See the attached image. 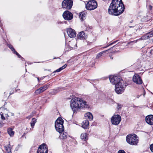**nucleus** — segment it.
<instances>
[{
	"instance_id": "1",
	"label": "nucleus",
	"mask_w": 153,
	"mask_h": 153,
	"mask_svg": "<svg viewBox=\"0 0 153 153\" xmlns=\"http://www.w3.org/2000/svg\"><path fill=\"white\" fill-rule=\"evenodd\" d=\"M124 9L122 0H112L108 9V12L110 14L117 16L123 13Z\"/></svg>"
},
{
	"instance_id": "2",
	"label": "nucleus",
	"mask_w": 153,
	"mask_h": 153,
	"mask_svg": "<svg viewBox=\"0 0 153 153\" xmlns=\"http://www.w3.org/2000/svg\"><path fill=\"white\" fill-rule=\"evenodd\" d=\"M71 107L74 113H76L80 109L89 108L87 102L80 98L75 97L71 100Z\"/></svg>"
},
{
	"instance_id": "3",
	"label": "nucleus",
	"mask_w": 153,
	"mask_h": 153,
	"mask_svg": "<svg viewBox=\"0 0 153 153\" xmlns=\"http://www.w3.org/2000/svg\"><path fill=\"white\" fill-rule=\"evenodd\" d=\"M64 121L61 118H58L56 121L55 126L56 130L59 133H62L64 130L63 125Z\"/></svg>"
},
{
	"instance_id": "4",
	"label": "nucleus",
	"mask_w": 153,
	"mask_h": 153,
	"mask_svg": "<svg viewBox=\"0 0 153 153\" xmlns=\"http://www.w3.org/2000/svg\"><path fill=\"white\" fill-rule=\"evenodd\" d=\"M126 140L128 143L132 145H136L138 143L137 135L134 134L127 135L126 137Z\"/></svg>"
},
{
	"instance_id": "5",
	"label": "nucleus",
	"mask_w": 153,
	"mask_h": 153,
	"mask_svg": "<svg viewBox=\"0 0 153 153\" xmlns=\"http://www.w3.org/2000/svg\"><path fill=\"white\" fill-rule=\"evenodd\" d=\"M109 79L111 82L115 85L118 84H121L123 82L120 77L117 76H110Z\"/></svg>"
},
{
	"instance_id": "6",
	"label": "nucleus",
	"mask_w": 153,
	"mask_h": 153,
	"mask_svg": "<svg viewBox=\"0 0 153 153\" xmlns=\"http://www.w3.org/2000/svg\"><path fill=\"white\" fill-rule=\"evenodd\" d=\"M97 2L94 0L89 1L85 5L86 9L90 10H94L97 8Z\"/></svg>"
},
{
	"instance_id": "7",
	"label": "nucleus",
	"mask_w": 153,
	"mask_h": 153,
	"mask_svg": "<svg viewBox=\"0 0 153 153\" xmlns=\"http://www.w3.org/2000/svg\"><path fill=\"white\" fill-rule=\"evenodd\" d=\"M126 85L124 84V82L121 84H118L115 85V91L118 94H121L125 89Z\"/></svg>"
},
{
	"instance_id": "8",
	"label": "nucleus",
	"mask_w": 153,
	"mask_h": 153,
	"mask_svg": "<svg viewBox=\"0 0 153 153\" xmlns=\"http://www.w3.org/2000/svg\"><path fill=\"white\" fill-rule=\"evenodd\" d=\"M73 5V1L71 0H64L62 3V7L67 10L71 9Z\"/></svg>"
},
{
	"instance_id": "9",
	"label": "nucleus",
	"mask_w": 153,
	"mask_h": 153,
	"mask_svg": "<svg viewBox=\"0 0 153 153\" xmlns=\"http://www.w3.org/2000/svg\"><path fill=\"white\" fill-rule=\"evenodd\" d=\"M121 120V117L118 114L113 116L111 119L112 124L115 125H117L120 123Z\"/></svg>"
},
{
	"instance_id": "10",
	"label": "nucleus",
	"mask_w": 153,
	"mask_h": 153,
	"mask_svg": "<svg viewBox=\"0 0 153 153\" xmlns=\"http://www.w3.org/2000/svg\"><path fill=\"white\" fill-rule=\"evenodd\" d=\"M48 149L47 145L43 144L39 147L37 151V153H48Z\"/></svg>"
},
{
	"instance_id": "11",
	"label": "nucleus",
	"mask_w": 153,
	"mask_h": 153,
	"mask_svg": "<svg viewBox=\"0 0 153 153\" xmlns=\"http://www.w3.org/2000/svg\"><path fill=\"white\" fill-rule=\"evenodd\" d=\"M63 17L65 20H70L73 18L72 13L68 10L65 11L62 15Z\"/></svg>"
},
{
	"instance_id": "12",
	"label": "nucleus",
	"mask_w": 153,
	"mask_h": 153,
	"mask_svg": "<svg viewBox=\"0 0 153 153\" xmlns=\"http://www.w3.org/2000/svg\"><path fill=\"white\" fill-rule=\"evenodd\" d=\"M132 79L134 82L137 84H141L142 83L141 78L137 74H134L133 76Z\"/></svg>"
},
{
	"instance_id": "13",
	"label": "nucleus",
	"mask_w": 153,
	"mask_h": 153,
	"mask_svg": "<svg viewBox=\"0 0 153 153\" xmlns=\"http://www.w3.org/2000/svg\"><path fill=\"white\" fill-rule=\"evenodd\" d=\"M67 32L68 36L71 38H73L76 36V32L74 29L70 28L67 29Z\"/></svg>"
},
{
	"instance_id": "14",
	"label": "nucleus",
	"mask_w": 153,
	"mask_h": 153,
	"mask_svg": "<svg viewBox=\"0 0 153 153\" xmlns=\"http://www.w3.org/2000/svg\"><path fill=\"white\" fill-rule=\"evenodd\" d=\"M145 120L148 124L151 125H152L153 124V115H150L146 116Z\"/></svg>"
},
{
	"instance_id": "15",
	"label": "nucleus",
	"mask_w": 153,
	"mask_h": 153,
	"mask_svg": "<svg viewBox=\"0 0 153 153\" xmlns=\"http://www.w3.org/2000/svg\"><path fill=\"white\" fill-rule=\"evenodd\" d=\"M77 37L78 39L82 40L85 39L87 38V36L85 35V33L83 31L80 32L78 34Z\"/></svg>"
},
{
	"instance_id": "16",
	"label": "nucleus",
	"mask_w": 153,
	"mask_h": 153,
	"mask_svg": "<svg viewBox=\"0 0 153 153\" xmlns=\"http://www.w3.org/2000/svg\"><path fill=\"white\" fill-rule=\"evenodd\" d=\"M85 117L86 119H88L90 121L92 120L93 119V115L91 113L88 112L85 114Z\"/></svg>"
},
{
	"instance_id": "17",
	"label": "nucleus",
	"mask_w": 153,
	"mask_h": 153,
	"mask_svg": "<svg viewBox=\"0 0 153 153\" xmlns=\"http://www.w3.org/2000/svg\"><path fill=\"white\" fill-rule=\"evenodd\" d=\"M8 111L6 108H5L4 107L0 108V113L4 114L5 115L8 116Z\"/></svg>"
},
{
	"instance_id": "18",
	"label": "nucleus",
	"mask_w": 153,
	"mask_h": 153,
	"mask_svg": "<svg viewBox=\"0 0 153 153\" xmlns=\"http://www.w3.org/2000/svg\"><path fill=\"white\" fill-rule=\"evenodd\" d=\"M89 122L88 120L83 121L82 123V127L84 129H87L88 127Z\"/></svg>"
},
{
	"instance_id": "19",
	"label": "nucleus",
	"mask_w": 153,
	"mask_h": 153,
	"mask_svg": "<svg viewBox=\"0 0 153 153\" xmlns=\"http://www.w3.org/2000/svg\"><path fill=\"white\" fill-rule=\"evenodd\" d=\"M87 13L86 11H83L80 13L79 17L80 19L82 21L85 19V16Z\"/></svg>"
},
{
	"instance_id": "20",
	"label": "nucleus",
	"mask_w": 153,
	"mask_h": 153,
	"mask_svg": "<svg viewBox=\"0 0 153 153\" xmlns=\"http://www.w3.org/2000/svg\"><path fill=\"white\" fill-rule=\"evenodd\" d=\"M68 137L67 133L66 132H64L60 134V137L62 139H65Z\"/></svg>"
},
{
	"instance_id": "21",
	"label": "nucleus",
	"mask_w": 153,
	"mask_h": 153,
	"mask_svg": "<svg viewBox=\"0 0 153 153\" xmlns=\"http://www.w3.org/2000/svg\"><path fill=\"white\" fill-rule=\"evenodd\" d=\"M153 36V30L151 31L146 33L145 35V38L148 39Z\"/></svg>"
},
{
	"instance_id": "22",
	"label": "nucleus",
	"mask_w": 153,
	"mask_h": 153,
	"mask_svg": "<svg viewBox=\"0 0 153 153\" xmlns=\"http://www.w3.org/2000/svg\"><path fill=\"white\" fill-rule=\"evenodd\" d=\"M67 65L66 64L64 65L62 67H60L59 68V69H57V70H56L54 71L52 73V74H53L54 73L56 72H59L60 71L62 70L65 68L67 67Z\"/></svg>"
},
{
	"instance_id": "23",
	"label": "nucleus",
	"mask_w": 153,
	"mask_h": 153,
	"mask_svg": "<svg viewBox=\"0 0 153 153\" xmlns=\"http://www.w3.org/2000/svg\"><path fill=\"white\" fill-rule=\"evenodd\" d=\"M49 86V85L47 84L42 87H40L39 88L41 90L42 92H43L45 91L47 89Z\"/></svg>"
},
{
	"instance_id": "24",
	"label": "nucleus",
	"mask_w": 153,
	"mask_h": 153,
	"mask_svg": "<svg viewBox=\"0 0 153 153\" xmlns=\"http://www.w3.org/2000/svg\"><path fill=\"white\" fill-rule=\"evenodd\" d=\"M81 139L84 141H86L87 140V136L86 133H83L81 134L80 136Z\"/></svg>"
},
{
	"instance_id": "25",
	"label": "nucleus",
	"mask_w": 153,
	"mask_h": 153,
	"mask_svg": "<svg viewBox=\"0 0 153 153\" xmlns=\"http://www.w3.org/2000/svg\"><path fill=\"white\" fill-rule=\"evenodd\" d=\"M36 122V119L35 118H33L30 123V125L31 127L33 128V127Z\"/></svg>"
},
{
	"instance_id": "26",
	"label": "nucleus",
	"mask_w": 153,
	"mask_h": 153,
	"mask_svg": "<svg viewBox=\"0 0 153 153\" xmlns=\"http://www.w3.org/2000/svg\"><path fill=\"white\" fill-rule=\"evenodd\" d=\"M7 132L11 137H12L14 134V132L13 131L11 128H9L7 130Z\"/></svg>"
},
{
	"instance_id": "27",
	"label": "nucleus",
	"mask_w": 153,
	"mask_h": 153,
	"mask_svg": "<svg viewBox=\"0 0 153 153\" xmlns=\"http://www.w3.org/2000/svg\"><path fill=\"white\" fill-rule=\"evenodd\" d=\"M108 50L104 51L98 53L96 56V58L97 59H98L102 55L103 53H105Z\"/></svg>"
},
{
	"instance_id": "28",
	"label": "nucleus",
	"mask_w": 153,
	"mask_h": 153,
	"mask_svg": "<svg viewBox=\"0 0 153 153\" xmlns=\"http://www.w3.org/2000/svg\"><path fill=\"white\" fill-rule=\"evenodd\" d=\"M13 53L15 54L18 57L21 58L22 60H23L24 59L15 50L13 52Z\"/></svg>"
},
{
	"instance_id": "29",
	"label": "nucleus",
	"mask_w": 153,
	"mask_h": 153,
	"mask_svg": "<svg viewBox=\"0 0 153 153\" xmlns=\"http://www.w3.org/2000/svg\"><path fill=\"white\" fill-rule=\"evenodd\" d=\"M59 91V89H53L52 92H51V94H55L57 93Z\"/></svg>"
},
{
	"instance_id": "30",
	"label": "nucleus",
	"mask_w": 153,
	"mask_h": 153,
	"mask_svg": "<svg viewBox=\"0 0 153 153\" xmlns=\"http://www.w3.org/2000/svg\"><path fill=\"white\" fill-rule=\"evenodd\" d=\"M42 92L41 91V90L39 88L36 90L35 91V93L36 94L38 95L41 93Z\"/></svg>"
},
{
	"instance_id": "31",
	"label": "nucleus",
	"mask_w": 153,
	"mask_h": 153,
	"mask_svg": "<svg viewBox=\"0 0 153 153\" xmlns=\"http://www.w3.org/2000/svg\"><path fill=\"white\" fill-rule=\"evenodd\" d=\"M8 46L13 52L15 50L11 45L10 44L8 45Z\"/></svg>"
},
{
	"instance_id": "32",
	"label": "nucleus",
	"mask_w": 153,
	"mask_h": 153,
	"mask_svg": "<svg viewBox=\"0 0 153 153\" xmlns=\"http://www.w3.org/2000/svg\"><path fill=\"white\" fill-rule=\"evenodd\" d=\"M5 149L8 152H11V149L9 147H8L7 146H5Z\"/></svg>"
},
{
	"instance_id": "33",
	"label": "nucleus",
	"mask_w": 153,
	"mask_h": 153,
	"mask_svg": "<svg viewBox=\"0 0 153 153\" xmlns=\"http://www.w3.org/2000/svg\"><path fill=\"white\" fill-rule=\"evenodd\" d=\"M150 148L151 151L153 152V143L150 145Z\"/></svg>"
},
{
	"instance_id": "34",
	"label": "nucleus",
	"mask_w": 153,
	"mask_h": 153,
	"mask_svg": "<svg viewBox=\"0 0 153 153\" xmlns=\"http://www.w3.org/2000/svg\"><path fill=\"white\" fill-rule=\"evenodd\" d=\"M0 115H1V119L2 120H5V117L3 116V115L4 114H1V113H0Z\"/></svg>"
},
{
	"instance_id": "35",
	"label": "nucleus",
	"mask_w": 153,
	"mask_h": 153,
	"mask_svg": "<svg viewBox=\"0 0 153 153\" xmlns=\"http://www.w3.org/2000/svg\"><path fill=\"white\" fill-rule=\"evenodd\" d=\"M118 41H114L113 42H112V43H111L108 46H109L110 45H112V44H114L115 43L117 42Z\"/></svg>"
},
{
	"instance_id": "36",
	"label": "nucleus",
	"mask_w": 153,
	"mask_h": 153,
	"mask_svg": "<svg viewBox=\"0 0 153 153\" xmlns=\"http://www.w3.org/2000/svg\"><path fill=\"white\" fill-rule=\"evenodd\" d=\"M86 30L87 31H91L90 28V27L89 26H88L87 27V28H86Z\"/></svg>"
},
{
	"instance_id": "37",
	"label": "nucleus",
	"mask_w": 153,
	"mask_h": 153,
	"mask_svg": "<svg viewBox=\"0 0 153 153\" xmlns=\"http://www.w3.org/2000/svg\"><path fill=\"white\" fill-rule=\"evenodd\" d=\"M118 153H126L125 151L123 150H119Z\"/></svg>"
},
{
	"instance_id": "38",
	"label": "nucleus",
	"mask_w": 153,
	"mask_h": 153,
	"mask_svg": "<svg viewBox=\"0 0 153 153\" xmlns=\"http://www.w3.org/2000/svg\"><path fill=\"white\" fill-rule=\"evenodd\" d=\"M121 107V105L118 104L117 108L118 109H120Z\"/></svg>"
},
{
	"instance_id": "39",
	"label": "nucleus",
	"mask_w": 153,
	"mask_h": 153,
	"mask_svg": "<svg viewBox=\"0 0 153 153\" xmlns=\"http://www.w3.org/2000/svg\"><path fill=\"white\" fill-rule=\"evenodd\" d=\"M149 8L150 10H151L152 9V6L150 5H149Z\"/></svg>"
},
{
	"instance_id": "40",
	"label": "nucleus",
	"mask_w": 153,
	"mask_h": 153,
	"mask_svg": "<svg viewBox=\"0 0 153 153\" xmlns=\"http://www.w3.org/2000/svg\"><path fill=\"white\" fill-rule=\"evenodd\" d=\"M143 95L144 96L145 94H146L145 91L143 89Z\"/></svg>"
},
{
	"instance_id": "41",
	"label": "nucleus",
	"mask_w": 153,
	"mask_h": 153,
	"mask_svg": "<svg viewBox=\"0 0 153 153\" xmlns=\"http://www.w3.org/2000/svg\"><path fill=\"white\" fill-rule=\"evenodd\" d=\"M3 124H2V123H0V128L2 127V126H3Z\"/></svg>"
},
{
	"instance_id": "42",
	"label": "nucleus",
	"mask_w": 153,
	"mask_h": 153,
	"mask_svg": "<svg viewBox=\"0 0 153 153\" xmlns=\"http://www.w3.org/2000/svg\"><path fill=\"white\" fill-rule=\"evenodd\" d=\"M31 117V116H29L27 117V118L30 119V118Z\"/></svg>"
},
{
	"instance_id": "43",
	"label": "nucleus",
	"mask_w": 153,
	"mask_h": 153,
	"mask_svg": "<svg viewBox=\"0 0 153 153\" xmlns=\"http://www.w3.org/2000/svg\"><path fill=\"white\" fill-rule=\"evenodd\" d=\"M37 79L38 81H39V78L38 77V78H37Z\"/></svg>"
},
{
	"instance_id": "44",
	"label": "nucleus",
	"mask_w": 153,
	"mask_h": 153,
	"mask_svg": "<svg viewBox=\"0 0 153 153\" xmlns=\"http://www.w3.org/2000/svg\"><path fill=\"white\" fill-rule=\"evenodd\" d=\"M110 58H111V59H113V58L112 57H111V56H110Z\"/></svg>"
},
{
	"instance_id": "45",
	"label": "nucleus",
	"mask_w": 153,
	"mask_h": 153,
	"mask_svg": "<svg viewBox=\"0 0 153 153\" xmlns=\"http://www.w3.org/2000/svg\"><path fill=\"white\" fill-rule=\"evenodd\" d=\"M10 95H11V94H13V93H10Z\"/></svg>"
},
{
	"instance_id": "46",
	"label": "nucleus",
	"mask_w": 153,
	"mask_h": 153,
	"mask_svg": "<svg viewBox=\"0 0 153 153\" xmlns=\"http://www.w3.org/2000/svg\"><path fill=\"white\" fill-rule=\"evenodd\" d=\"M129 27H132V26H129Z\"/></svg>"
},
{
	"instance_id": "47",
	"label": "nucleus",
	"mask_w": 153,
	"mask_h": 153,
	"mask_svg": "<svg viewBox=\"0 0 153 153\" xmlns=\"http://www.w3.org/2000/svg\"><path fill=\"white\" fill-rule=\"evenodd\" d=\"M56 59V57H54V58L53 59Z\"/></svg>"
},
{
	"instance_id": "48",
	"label": "nucleus",
	"mask_w": 153,
	"mask_h": 153,
	"mask_svg": "<svg viewBox=\"0 0 153 153\" xmlns=\"http://www.w3.org/2000/svg\"><path fill=\"white\" fill-rule=\"evenodd\" d=\"M137 97V98H138L139 97H139Z\"/></svg>"
},
{
	"instance_id": "49",
	"label": "nucleus",
	"mask_w": 153,
	"mask_h": 153,
	"mask_svg": "<svg viewBox=\"0 0 153 153\" xmlns=\"http://www.w3.org/2000/svg\"><path fill=\"white\" fill-rule=\"evenodd\" d=\"M18 90H16V91H18Z\"/></svg>"
},
{
	"instance_id": "50",
	"label": "nucleus",
	"mask_w": 153,
	"mask_h": 153,
	"mask_svg": "<svg viewBox=\"0 0 153 153\" xmlns=\"http://www.w3.org/2000/svg\"><path fill=\"white\" fill-rule=\"evenodd\" d=\"M33 76H34V74H33Z\"/></svg>"
}]
</instances>
